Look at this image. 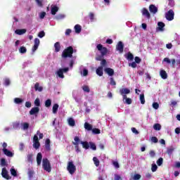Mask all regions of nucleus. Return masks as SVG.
<instances>
[{
	"mask_svg": "<svg viewBox=\"0 0 180 180\" xmlns=\"http://www.w3.org/2000/svg\"><path fill=\"white\" fill-rule=\"evenodd\" d=\"M97 50L100 51L101 55H98L96 57V61H102L103 60V56L108 54V48L104 47L103 45L98 44L96 46Z\"/></svg>",
	"mask_w": 180,
	"mask_h": 180,
	"instance_id": "nucleus-1",
	"label": "nucleus"
},
{
	"mask_svg": "<svg viewBox=\"0 0 180 180\" xmlns=\"http://www.w3.org/2000/svg\"><path fill=\"white\" fill-rule=\"evenodd\" d=\"M72 54H74V48L72 46H68L62 53L63 58H71L72 57Z\"/></svg>",
	"mask_w": 180,
	"mask_h": 180,
	"instance_id": "nucleus-2",
	"label": "nucleus"
},
{
	"mask_svg": "<svg viewBox=\"0 0 180 180\" xmlns=\"http://www.w3.org/2000/svg\"><path fill=\"white\" fill-rule=\"evenodd\" d=\"M42 167L46 172H51V164L47 158H44L42 160Z\"/></svg>",
	"mask_w": 180,
	"mask_h": 180,
	"instance_id": "nucleus-3",
	"label": "nucleus"
},
{
	"mask_svg": "<svg viewBox=\"0 0 180 180\" xmlns=\"http://www.w3.org/2000/svg\"><path fill=\"white\" fill-rule=\"evenodd\" d=\"M67 169H68V172L71 175H72V174H74L75 171H77V167L74 165V162H69L68 163Z\"/></svg>",
	"mask_w": 180,
	"mask_h": 180,
	"instance_id": "nucleus-4",
	"label": "nucleus"
},
{
	"mask_svg": "<svg viewBox=\"0 0 180 180\" xmlns=\"http://www.w3.org/2000/svg\"><path fill=\"white\" fill-rule=\"evenodd\" d=\"M120 94L122 95L123 101H124V99L126 100L127 98V95L130 94V89L127 88L121 89H120Z\"/></svg>",
	"mask_w": 180,
	"mask_h": 180,
	"instance_id": "nucleus-5",
	"label": "nucleus"
},
{
	"mask_svg": "<svg viewBox=\"0 0 180 180\" xmlns=\"http://www.w3.org/2000/svg\"><path fill=\"white\" fill-rule=\"evenodd\" d=\"M174 16H175V13L172 9L169 10L165 14V18L169 21L174 20Z\"/></svg>",
	"mask_w": 180,
	"mask_h": 180,
	"instance_id": "nucleus-6",
	"label": "nucleus"
},
{
	"mask_svg": "<svg viewBox=\"0 0 180 180\" xmlns=\"http://www.w3.org/2000/svg\"><path fill=\"white\" fill-rule=\"evenodd\" d=\"M33 147L36 150L39 149L40 148V142L39 141V137L37 135H34L33 138Z\"/></svg>",
	"mask_w": 180,
	"mask_h": 180,
	"instance_id": "nucleus-7",
	"label": "nucleus"
},
{
	"mask_svg": "<svg viewBox=\"0 0 180 180\" xmlns=\"http://www.w3.org/2000/svg\"><path fill=\"white\" fill-rule=\"evenodd\" d=\"M1 176L5 179H7V180L12 179V176H9V173L8 172V170L5 167L2 169Z\"/></svg>",
	"mask_w": 180,
	"mask_h": 180,
	"instance_id": "nucleus-8",
	"label": "nucleus"
},
{
	"mask_svg": "<svg viewBox=\"0 0 180 180\" xmlns=\"http://www.w3.org/2000/svg\"><path fill=\"white\" fill-rule=\"evenodd\" d=\"M124 49V44H123V42H122V41H120L116 46V50H117L119 53H123Z\"/></svg>",
	"mask_w": 180,
	"mask_h": 180,
	"instance_id": "nucleus-9",
	"label": "nucleus"
},
{
	"mask_svg": "<svg viewBox=\"0 0 180 180\" xmlns=\"http://www.w3.org/2000/svg\"><path fill=\"white\" fill-rule=\"evenodd\" d=\"M39 46H40V39H39L38 38H35L34 39V44L32 47V53H34V51H36V50H37L39 49Z\"/></svg>",
	"mask_w": 180,
	"mask_h": 180,
	"instance_id": "nucleus-10",
	"label": "nucleus"
},
{
	"mask_svg": "<svg viewBox=\"0 0 180 180\" xmlns=\"http://www.w3.org/2000/svg\"><path fill=\"white\" fill-rule=\"evenodd\" d=\"M40 112V108L39 107H34L30 110V115H37Z\"/></svg>",
	"mask_w": 180,
	"mask_h": 180,
	"instance_id": "nucleus-11",
	"label": "nucleus"
},
{
	"mask_svg": "<svg viewBox=\"0 0 180 180\" xmlns=\"http://www.w3.org/2000/svg\"><path fill=\"white\" fill-rule=\"evenodd\" d=\"M149 11L151 13L155 15V13L158 12V8L155 6H154V4H151L149 6Z\"/></svg>",
	"mask_w": 180,
	"mask_h": 180,
	"instance_id": "nucleus-12",
	"label": "nucleus"
},
{
	"mask_svg": "<svg viewBox=\"0 0 180 180\" xmlns=\"http://www.w3.org/2000/svg\"><path fill=\"white\" fill-rule=\"evenodd\" d=\"M105 72H106V74H108L110 77H112V75H115V70H113V69L110 68H106L105 69Z\"/></svg>",
	"mask_w": 180,
	"mask_h": 180,
	"instance_id": "nucleus-13",
	"label": "nucleus"
},
{
	"mask_svg": "<svg viewBox=\"0 0 180 180\" xmlns=\"http://www.w3.org/2000/svg\"><path fill=\"white\" fill-rule=\"evenodd\" d=\"M42 160H43V155H41V153H37V165H41Z\"/></svg>",
	"mask_w": 180,
	"mask_h": 180,
	"instance_id": "nucleus-14",
	"label": "nucleus"
},
{
	"mask_svg": "<svg viewBox=\"0 0 180 180\" xmlns=\"http://www.w3.org/2000/svg\"><path fill=\"white\" fill-rule=\"evenodd\" d=\"M96 73L98 77H102L103 75V68L102 66H99L96 70Z\"/></svg>",
	"mask_w": 180,
	"mask_h": 180,
	"instance_id": "nucleus-15",
	"label": "nucleus"
},
{
	"mask_svg": "<svg viewBox=\"0 0 180 180\" xmlns=\"http://www.w3.org/2000/svg\"><path fill=\"white\" fill-rule=\"evenodd\" d=\"M58 6L52 5L51 6V15H56L58 12Z\"/></svg>",
	"mask_w": 180,
	"mask_h": 180,
	"instance_id": "nucleus-16",
	"label": "nucleus"
},
{
	"mask_svg": "<svg viewBox=\"0 0 180 180\" xmlns=\"http://www.w3.org/2000/svg\"><path fill=\"white\" fill-rule=\"evenodd\" d=\"M142 15H143V16H146L148 19H150V18H151V15L150 14V12H148V10H147V8H143L142 9Z\"/></svg>",
	"mask_w": 180,
	"mask_h": 180,
	"instance_id": "nucleus-17",
	"label": "nucleus"
},
{
	"mask_svg": "<svg viewBox=\"0 0 180 180\" xmlns=\"http://www.w3.org/2000/svg\"><path fill=\"white\" fill-rule=\"evenodd\" d=\"M158 27H157V30H159L160 32H164V27H165V24L162 22H159L158 23Z\"/></svg>",
	"mask_w": 180,
	"mask_h": 180,
	"instance_id": "nucleus-18",
	"label": "nucleus"
},
{
	"mask_svg": "<svg viewBox=\"0 0 180 180\" xmlns=\"http://www.w3.org/2000/svg\"><path fill=\"white\" fill-rule=\"evenodd\" d=\"M3 153L7 157H13V153L11 152V150L8 149H3Z\"/></svg>",
	"mask_w": 180,
	"mask_h": 180,
	"instance_id": "nucleus-19",
	"label": "nucleus"
},
{
	"mask_svg": "<svg viewBox=\"0 0 180 180\" xmlns=\"http://www.w3.org/2000/svg\"><path fill=\"white\" fill-rule=\"evenodd\" d=\"M34 89L35 91H38L39 92H41L43 91V86H40V84L37 82L34 84Z\"/></svg>",
	"mask_w": 180,
	"mask_h": 180,
	"instance_id": "nucleus-20",
	"label": "nucleus"
},
{
	"mask_svg": "<svg viewBox=\"0 0 180 180\" xmlns=\"http://www.w3.org/2000/svg\"><path fill=\"white\" fill-rule=\"evenodd\" d=\"M174 151H175V148H173L172 146L167 148V154H168L169 157H171Z\"/></svg>",
	"mask_w": 180,
	"mask_h": 180,
	"instance_id": "nucleus-21",
	"label": "nucleus"
},
{
	"mask_svg": "<svg viewBox=\"0 0 180 180\" xmlns=\"http://www.w3.org/2000/svg\"><path fill=\"white\" fill-rule=\"evenodd\" d=\"M45 149L46 151H50L51 148L50 147V139H47L45 142Z\"/></svg>",
	"mask_w": 180,
	"mask_h": 180,
	"instance_id": "nucleus-22",
	"label": "nucleus"
},
{
	"mask_svg": "<svg viewBox=\"0 0 180 180\" xmlns=\"http://www.w3.org/2000/svg\"><path fill=\"white\" fill-rule=\"evenodd\" d=\"M15 34H18L19 36H22V34H25L26 33L25 29L16 30L15 31Z\"/></svg>",
	"mask_w": 180,
	"mask_h": 180,
	"instance_id": "nucleus-23",
	"label": "nucleus"
},
{
	"mask_svg": "<svg viewBox=\"0 0 180 180\" xmlns=\"http://www.w3.org/2000/svg\"><path fill=\"white\" fill-rule=\"evenodd\" d=\"M54 48L56 53H58L60 50H61V45L60 44V42H56L54 44Z\"/></svg>",
	"mask_w": 180,
	"mask_h": 180,
	"instance_id": "nucleus-24",
	"label": "nucleus"
},
{
	"mask_svg": "<svg viewBox=\"0 0 180 180\" xmlns=\"http://www.w3.org/2000/svg\"><path fill=\"white\" fill-rule=\"evenodd\" d=\"M80 143L82 145L83 148L85 150H88L89 148V143L88 141H80Z\"/></svg>",
	"mask_w": 180,
	"mask_h": 180,
	"instance_id": "nucleus-25",
	"label": "nucleus"
},
{
	"mask_svg": "<svg viewBox=\"0 0 180 180\" xmlns=\"http://www.w3.org/2000/svg\"><path fill=\"white\" fill-rule=\"evenodd\" d=\"M160 77L162 79H167V78H168V75L165 70H160Z\"/></svg>",
	"mask_w": 180,
	"mask_h": 180,
	"instance_id": "nucleus-26",
	"label": "nucleus"
},
{
	"mask_svg": "<svg viewBox=\"0 0 180 180\" xmlns=\"http://www.w3.org/2000/svg\"><path fill=\"white\" fill-rule=\"evenodd\" d=\"M59 105L58 103H55L52 108V112L53 115H56L58 110Z\"/></svg>",
	"mask_w": 180,
	"mask_h": 180,
	"instance_id": "nucleus-27",
	"label": "nucleus"
},
{
	"mask_svg": "<svg viewBox=\"0 0 180 180\" xmlns=\"http://www.w3.org/2000/svg\"><path fill=\"white\" fill-rule=\"evenodd\" d=\"M27 160L28 162H30V164H33V154H29L27 156Z\"/></svg>",
	"mask_w": 180,
	"mask_h": 180,
	"instance_id": "nucleus-28",
	"label": "nucleus"
},
{
	"mask_svg": "<svg viewBox=\"0 0 180 180\" xmlns=\"http://www.w3.org/2000/svg\"><path fill=\"white\" fill-rule=\"evenodd\" d=\"M68 124H69V126L74 127V126H75V120H74V119H72V118H69L68 119Z\"/></svg>",
	"mask_w": 180,
	"mask_h": 180,
	"instance_id": "nucleus-29",
	"label": "nucleus"
},
{
	"mask_svg": "<svg viewBox=\"0 0 180 180\" xmlns=\"http://www.w3.org/2000/svg\"><path fill=\"white\" fill-rule=\"evenodd\" d=\"M84 129H86V130H89V131H90V130H92V125H91L88 122H85L84 123Z\"/></svg>",
	"mask_w": 180,
	"mask_h": 180,
	"instance_id": "nucleus-30",
	"label": "nucleus"
},
{
	"mask_svg": "<svg viewBox=\"0 0 180 180\" xmlns=\"http://www.w3.org/2000/svg\"><path fill=\"white\" fill-rule=\"evenodd\" d=\"M75 33H81V30H82V27L81 25H76L75 26Z\"/></svg>",
	"mask_w": 180,
	"mask_h": 180,
	"instance_id": "nucleus-31",
	"label": "nucleus"
},
{
	"mask_svg": "<svg viewBox=\"0 0 180 180\" xmlns=\"http://www.w3.org/2000/svg\"><path fill=\"white\" fill-rule=\"evenodd\" d=\"M27 51V49L25 46H20L19 49V53L25 54Z\"/></svg>",
	"mask_w": 180,
	"mask_h": 180,
	"instance_id": "nucleus-32",
	"label": "nucleus"
},
{
	"mask_svg": "<svg viewBox=\"0 0 180 180\" xmlns=\"http://www.w3.org/2000/svg\"><path fill=\"white\" fill-rule=\"evenodd\" d=\"M127 60H129V61H133V60L134 59V56H133L131 53L129 52L127 53Z\"/></svg>",
	"mask_w": 180,
	"mask_h": 180,
	"instance_id": "nucleus-33",
	"label": "nucleus"
},
{
	"mask_svg": "<svg viewBox=\"0 0 180 180\" xmlns=\"http://www.w3.org/2000/svg\"><path fill=\"white\" fill-rule=\"evenodd\" d=\"M93 161H94V165H96V167H99L100 162H99V159H98V158L94 157Z\"/></svg>",
	"mask_w": 180,
	"mask_h": 180,
	"instance_id": "nucleus-34",
	"label": "nucleus"
},
{
	"mask_svg": "<svg viewBox=\"0 0 180 180\" xmlns=\"http://www.w3.org/2000/svg\"><path fill=\"white\" fill-rule=\"evenodd\" d=\"M10 172L13 176H18V172H16V169H15V168H11L10 169Z\"/></svg>",
	"mask_w": 180,
	"mask_h": 180,
	"instance_id": "nucleus-35",
	"label": "nucleus"
},
{
	"mask_svg": "<svg viewBox=\"0 0 180 180\" xmlns=\"http://www.w3.org/2000/svg\"><path fill=\"white\" fill-rule=\"evenodd\" d=\"M57 75L59 77V78H64V73L60 69L57 71Z\"/></svg>",
	"mask_w": 180,
	"mask_h": 180,
	"instance_id": "nucleus-36",
	"label": "nucleus"
},
{
	"mask_svg": "<svg viewBox=\"0 0 180 180\" xmlns=\"http://www.w3.org/2000/svg\"><path fill=\"white\" fill-rule=\"evenodd\" d=\"M140 101L141 105L146 103V98H144V94H140Z\"/></svg>",
	"mask_w": 180,
	"mask_h": 180,
	"instance_id": "nucleus-37",
	"label": "nucleus"
},
{
	"mask_svg": "<svg viewBox=\"0 0 180 180\" xmlns=\"http://www.w3.org/2000/svg\"><path fill=\"white\" fill-rule=\"evenodd\" d=\"M72 144L75 146V150L76 153H81V150H79V144L77 143H72Z\"/></svg>",
	"mask_w": 180,
	"mask_h": 180,
	"instance_id": "nucleus-38",
	"label": "nucleus"
},
{
	"mask_svg": "<svg viewBox=\"0 0 180 180\" xmlns=\"http://www.w3.org/2000/svg\"><path fill=\"white\" fill-rule=\"evenodd\" d=\"M51 106V99L49 98L45 101V107L50 108Z\"/></svg>",
	"mask_w": 180,
	"mask_h": 180,
	"instance_id": "nucleus-39",
	"label": "nucleus"
},
{
	"mask_svg": "<svg viewBox=\"0 0 180 180\" xmlns=\"http://www.w3.org/2000/svg\"><path fill=\"white\" fill-rule=\"evenodd\" d=\"M154 130L160 131L161 130V124L157 123L153 125Z\"/></svg>",
	"mask_w": 180,
	"mask_h": 180,
	"instance_id": "nucleus-40",
	"label": "nucleus"
},
{
	"mask_svg": "<svg viewBox=\"0 0 180 180\" xmlns=\"http://www.w3.org/2000/svg\"><path fill=\"white\" fill-rule=\"evenodd\" d=\"M89 147L91 150H94V151L96 150V145L93 142H89Z\"/></svg>",
	"mask_w": 180,
	"mask_h": 180,
	"instance_id": "nucleus-41",
	"label": "nucleus"
},
{
	"mask_svg": "<svg viewBox=\"0 0 180 180\" xmlns=\"http://www.w3.org/2000/svg\"><path fill=\"white\" fill-rule=\"evenodd\" d=\"M64 18H65V15L64 14H58L56 16V19H57V20H61V19H64Z\"/></svg>",
	"mask_w": 180,
	"mask_h": 180,
	"instance_id": "nucleus-42",
	"label": "nucleus"
},
{
	"mask_svg": "<svg viewBox=\"0 0 180 180\" xmlns=\"http://www.w3.org/2000/svg\"><path fill=\"white\" fill-rule=\"evenodd\" d=\"M92 132L94 133V134H101V129L98 128H94L92 129Z\"/></svg>",
	"mask_w": 180,
	"mask_h": 180,
	"instance_id": "nucleus-43",
	"label": "nucleus"
},
{
	"mask_svg": "<svg viewBox=\"0 0 180 180\" xmlns=\"http://www.w3.org/2000/svg\"><path fill=\"white\" fill-rule=\"evenodd\" d=\"M164 161V159H162V158H160L158 160H157V165L159 166V167H161V165H162V162Z\"/></svg>",
	"mask_w": 180,
	"mask_h": 180,
	"instance_id": "nucleus-44",
	"label": "nucleus"
},
{
	"mask_svg": "<svg viewBox=\"0 0 180 180\" xmlns=\"http://www.w3.org/2000/svg\"><path fill=\"white\" fill-rule=\"evenodd\" d=\"M82 89L84 92H87L88 94H89V92H91V90L89 89V86H83Z\"/></svg>",
	"mask_w": 180,
	"mask_h": 180,
	"instance_id": "nucleus-45",
	"label": "nucleus"
},
{
	"mask_svg": "<svg viewBox=\"0 0 180 180\" xmlns=\"http://www.w3.org/2000/svg\"><path fill=\"white\" fill-rule=\"evenodd\" d=\"M14 102H15V103H17L18 105H19V103H22V102H23V100L20 98H15L14 99Z\"/></svg>",
	"mask_w": 180,
	"mask_h": 180,
	"instance_id": "nucleus-46",
	"label": "nucleus"
},
{
	"mask_svg": "<svg viewBox=\"0 0 180 180\" xmlns=\"http://www.w3.org/2000/svg\"><path fill=\"white\" fill-rule=\"evenodd\" d=\"M34 103L37 106V108H39V106H40V98H37Z\"/></svg>",
	"mask_w": 180,
	"mask_h": 180,
	"instance_id": "nucleus-47",
	"label": "nucleus"
},
{
	"mask_svg": "<svg viewBox=\"0 0 180 180\" xmlns=\"http://www.w3.org/2000/svg\"><path fill=\"white\" fill-rule=\"evenodd\" d=\"M157 169H158V167L157 166V165L153 164L152 167H151L152 172H155V171H157Z\"/></svg>",
	"mask_w": 180,
	"mask_h": 180,
	"instance_id": "nucleus-48",
	"label": "nucleus"
},
{
	"mask_svg": "<svg viewBox=\"0 0 180 180\" xmlns=\"http://www.w3.org/2000/svg\"><path fill=\"white\" fill-rule=\"evenodd\" d=\"M44 36H46V32H44V31H41L38 34V37L40 39H42V37H44Z\"/></svg>",
	"mask_w": 180,
	"mask_h": 180,
	"instance_id": "nucleus-49",
	"label": "nucleus"
},
{
	"mask_svg": "<svg viewBox=\"0 0 180 180\" xmlns=\"http://www.w3.org/2000/svg\"><path fill=\"white\" fill-rule=\"evenodd\" d=\"M112 165L115 167V168H120V165H119L118 161H112Z\"/></svg>",
	"mask_w": 180,
	"mask_h": 180,
	"instance_id": "nucleus-50",
	"label": "nucleus"
},
{
	"mask_svg": "<svg viewBox=\"0 0 180 180\" xmlns=\"http://www.w3.org/2000/svg\"><path fill=\"white\" fill-rule=\"evenodd\" d=\"M4 85H6V86H9V85H11V80L8 78L5 79Z\"/></svg>",
	"mask_w": 180,
	"mask_h": 180,
	"instance_id": "nucleus-51",
	"label": "nucleus"
},
{
	"mask_svg": "<svg viewBox=\"0 0 180 180\" xmlns=\"http://www.w3.org/2000/svg\"><path fill=\"white\" fill-rule=\"evenodd\" d=\"M108 63H106V60H105V59H103L102 60H101V66L100 67H103H103H106V65H107Z\"/></svg>",
	"mask_w": 180,
	"mask_h": 180,
	"instance_id": "nucleus-52",
	"label": "nucleus"
},
{
	"mask_svg": "<svg viewBox=\"0 0 180 180\" xmlns=\"http://www.w3.org/2000/svg\"><path fill=\"white\" fill-rule=\"evenodd\" d=\"M1 165L2 167H6V160L5 158H1Z\"/></svg>",
	"mask_w": 180,
	"mask_h": 180,
	"instance_id": "nucleus-53",
	"label": "nucleus"
},
{
	"mask_svg": "<svg viewBox=\"0 0 180 180\" xmlns=\"http://www.w3.org/2000/svg\"><path fill=\"white\" fill-rule=\"evenodd\" d=\"M22 127H23V130H27V129H29V123L24 122L22 124Z\"/></svg>",
	"mask_w": 180,
	"mask_h": 180,
	"instance_id": "nucleus-54",
	"label": "nucleus"
},
{
	"mask_svg": "<svg viewBox=\"0 0 180 180\" xmlns=\"http://www.w3.org/2000/svg\"><path fill=\"white\" fill-rule=\"evenodd\" d=\"M74 140H75V142H72V143H77V144H79V143H81V140L78 136H75Z\"/></svg>",
	"mask_w": 180,
	"mask_h": 180,
	"instance_id": "nucleus-55",
	"label": "nucleus"
},
{
	"mask_svg": "<svg viewBox=\"0 0 180 180\" xmlns=\"http://www.w3.org/2000/svg\"><path fill=\"white\" fill-rule=\"evenodd\" d=\"M110 84L112 86L116 85V82L115 81V79H113V77L110 78Z\"/></svg>",
	"mask_w": 180,
	"mask_h": 180,
	"instance_id": "nucleus-56",
	"label": "nucleus"
},
{
	"mask_svg": "<svg viewBox=\"0 0 180 180\" xmlns=\"http://www.w3.org/2000/svg\"><path fill=\"white\" fill-rule=\"evenodd\" d=\"M129 66L132 68H136L137 67V63H136V62H132L131 63H129Z\"/></svg>",
	"mask_w": 180,
	"mask_h": 180,
	"instance_id": "nucleus-57",
	"label": "nucleus"
},
{
	"mask_svg": "<svg viewBox=\"0 0 180 180\" xmlns=\"http://www.w3.org/2000/svg\"><path fill=\"white\" fill-rule=\"evenodd\" d=\"M160 108V104L158 103H153V109H158Z\"/></svg>",
	"mask_w": 180,
	"mask_h": 180,
	"instance_id": "nucleus-58",
	"label": "nucleus"
},
{
	"mask_svg": "<svg viewBox=\"0 0 180 180\" xmlns=\"http://www.w3.org/2000/svg\"><path fill=\"white\" fill-rule=\"evenodd\" d=\"M135 63L136 64H140V63H141V59L139 57L136 56L135 57Z\"/></svg>",
	"mask_w": 180,
	"mask_h": 180,
	"instance_id": "nucleus-59",
	"label": "nucleus"
},
{
	"mask_svg": "<svg viewBox=\"0 0 180 180\" xmlns=\"http://www.w3.org/2000/svg\"><path fill=\"white\" fill-rule=\"evenodd\" d=\"M89 18L91 22H94V19H95V15H94V13H89Z\"/></svg>",
	"mask_w": 180,
	"mask_h": 180,
	"instance_id": "nucleus-60",
	"label": "nucleus"
},
{
	"mask_svg": "<svg viewBox=\"0 0 180 180\" xmlns=\"http://www.w3.org/2000/svg\"><path fill=\"white\" fill-rule=\"evenodd\" d=\"M34 174V172L33 170H30L28 172L29 178H33V174Z\"/></svg>",
	"mask_w": 180,
	"mask_h": 180,
	"instance_id": "nucleus-61",
	"label": "nucleus"
},
{
	"mask_svg": "<svg viewBox=\"0 0 180 180\" xmlns=\"http://www.w3.org/2000/svg\"><path fill=\"white\" fill-rule=\"evenodd\" d=\"M140 178H141V175H140L139 174H134V180H139V179H140Z\"/></svg>",
	"mask_w": 180,
	"mask_h": 180,
	"instance_id": "nucleus-62",
	"label": "nucleus"
},
{
	"mask_svg": "<svg viewBox=\"0 0 180 180\" xmlns=\"http://www.w3.org/2000/svg\"><path fill=\"white\" fill-rule=\"evenodd\" d=\"M152 143H158V139L155 136H153L151 138Z\"/></svg>",
	"mask_w": 180,
	"mask_h": 180,
	"instance_id": "nucleus-63",
	"label": "nucleus"
},
{
	"mask_svg": "<svg viewBox=\"0 0 180 180\" xmlns=\"http://www.w3.org/2000/svg\"><path fill=\"white\" fill-rule=\"evenodd\" d=\"M46 16V12L43 11L40 13L39 18L40 19H44V17Z\"/></svg>",
	"mask_w": 180,
	"mask_h": 180,
	"instance_id": "nucleus-64",
	"label": "nucleus"
}]
</instances>
